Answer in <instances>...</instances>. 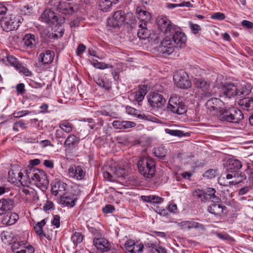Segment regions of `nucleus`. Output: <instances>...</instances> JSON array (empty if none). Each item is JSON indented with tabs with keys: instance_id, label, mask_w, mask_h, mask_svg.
Instances as JSON below:
<instances>
[{
	"instance_id": "obj_1",
	"label": "nucleus",
	"mask_w": 253,
	"mask_h": 253,
	"mask_svg": "<svg viewBox=\"0 0 253 253\" xmlns=\"http://www.w3.org/2000/svg\"><path fill=\"white\" fill-rule=\"evenodd\" d=\"M158 25L162 31L171 38L173 42L177 48H182L185 45L187 39L185 34L177 31L173 25L166 18L159 20Z\"/></svg>"
},
{
	"instance_id": "obj_2",
	"label": "nucleus",
	"mask_w": 253,
	"mask_h": 253,
	"mask_svg": "<svg viewBox=\"0 0 253 253\" xmlns=\"http://www.w3.org/2000/svg\"><path fill=\"white\" fill-rule=\"evenodd\" d=\"M227 172L226 178L233 180L229 182L230 184L235 185L242 182L246 179V175L244 172L240 171L242 167L241 162L235 159H229L227 161Z\"/></svg>"
},
{
	"instance_id": "obj_3",
	"label": "nucleus",
	"mask_w": 253,
	"mask_h": 253,
	"mask_svg": "<svg viewBox=\"0 0 253 253\" xmlns=\"http://www.w3.org/2000/svg\"><path fill=\"white\" fill-rule=\"evenodd\" d=\"M27 177L29 182L31 178L32 182L42 191L47 189L49 181L47 175L43 171L39 169H34L27 173Z\"/></svg>"
},
{
	"instance_id": "obj_4",
	"label": "nucleus",
	"mask_w": 253,
	"mask_h": 253,
	"mask_svg": "<svg viewBox=\"0 0 253 253\" xmlns=\"http://www.w3.org/2000/svg\"><path fill=\"white\" fill-rule=\"evenodd\" d=\"M137 167L140 173L145 177L150 178L155 173V163L149 157L141 158L138 162Z\"/></svg>"
},
{
	"instance_id": "obj_5",
	"label": "nucleus",
	"mask_w": 253,
	"mask_h": 253,
	"mask_svg": "<svg viewBox=\"0 0 253 253\" xmlns=\"http://www.w3.org/2000/svg\"><path fill=\"white\" fill-rule=\"evenodd\" d=\"M215 190L212 188H208L205 190L195 189L193 192V196L195 199L201 202L211 201L212 202H218L220 199L215 195Z\"/></svg>"
},
{
	"instance_id": "obj_6",
	"label": "nucleus",
	"mask_w": 253,
	"mask_h": 253,
	"mask_svg": "<svg viewBox=\"0 0 253 253\" xmlns=\"http://www.w3.org/2000/svg\"><path fill=\"white\" fill-rule=\"evenodd\" d=\"M243 118L242 112L235 108L229 109L224 108L220 111L219 116L220 120L232 123H238Z\"/></svg>"
},
{
	"instance_id": "obj_7",
	"label": "nucleus",
	"mask_w": 253,
	"mask_h": 253,
	"mask_svg": "<svg viewBox=\"0 0 253 253\" xmlns=\"http://www.w3.org/2000/svg\"><path fill=\"white\" fill-rule=\"evenodd\" d=\"M168 111L178 115H182L186 112L187 108L181 99L176 96L170 98L167 106Z\"/></svg>"
},
{
	"instance_id": "obj_8",
	"label": "nucleus",
	"mask_w": 253,
	"mask_h": 253,
	"mask_svg": "<svg viewBox=\"0 0 253 253\" xmlns=\"http://www.w3.org/2000/svg\"><path fill=\"white\" fill-rule=\"evenodd\" d=\"M9 181L12 183L20 182L23 186H26L29 183L27 180V173L24 175L23 173L18 169H12L8 171Z\"/></svg>"
},
{
	"instance_id": "obj_9",
	"label": "nucleus",
	"mask_w": 253,
	"mask_h": 253,
	"mask_svg": "<svg viewBox=\"0 0 253 253\" xmlns=\"http://www.w3.org/2000/svg\"><path fill=\"white\" fill-rule=\"evenodd\" d=\"M0 24L3 30L8 32L17 29L19 26V22L14 15L10 14L3 17Z\"/></svg>"
},
{
	"instance_id": "obj_10",
	"label": "nucleus",
	"mask_w": 253,
	"mask_h": 253,
	"mask_svg": "<svg viewBox=\"0 0 253 253\" xmlns=\"http://www.w3.org/2000/svg\"><path fill=\"white\" fill-rule=\"evenodd\" d=\"M173 81L177 87L183 89L189 87L191 84L188 74L183 71L174 75Z\"/></svg>"
},
{
	"instance_id": "obj_11",
	"label": "nucleus",
	"mask_w": 253,
	"mask_h": 253,
	"mask_svg": "<svg viewBox=\"0 0 253 253\" xmlns=\"http://www.w3.org/2000/svg\"><path fill=\"white\" fill-rule=\"evenodd\" d=\"M193 83L204 97L208 98L212 95V92L210 90V84L204 79L195 78L193 80Z\"/></svg>"
},
{
	"instance_id": "obj_12",
	"label": "nucleus",
	"mask_w": 253,
	"mask_h": 253,
	"mask_svg": "<svg viewBox=\"0 0 253 253\" xmlns=\"http://www.w3.org/2000/svg\"><path fill=\"white\" fill-rule=\"evenodd\" d=\"M239 86L238 82L226 83L222 85L221 91L226 97L231 98L238 96Z\"/></svg>"
},
{
	"instance_id": "obj_13",
	"label": "nucleus",
	"mask_w": 253,
	"mask_h": 253,
	"mask_svg": "<svg viewBox=\"0 0 253 253\" xmlns=\"http://www.w3.org/2000/svg\"><path fill=\"white\" fill-rule=\"evenodd\" d=\"M161 42L159 50L163 54H170L172 53L174 50V48L176 47L173 42L171 38L168 34Z\"/></svg>"
},
{
	"instance_id": "obj_14",
	"label": "nucleus",
	"mask_w": 253,
	"mask_h": 253,
	"mask_svg": "<svg viewBox=\"0 0 253 253\" xmlns=\"http://www.w3.org/2000/svg\"><path fill=\"white\" fill-rule=\"evenodd\" d=\"M147 97L149 104L153 108H161L166 103L163 96L157 92L150 93Z\"/></svg>"
},
{
	"instance_id": "obj_15",
	"label": "nucleus",
	"mask_w": 253,
	"mask_h": 253,
	"mask_svg": "<svg viewBox=\"0 0 253 253\" xmlns=\"http://www.w3.org/2000/svg\"><path fill=\"white\" fill-rule=\"evenodd\" d=\"M126 19L125 13L122 10L116 11L113 17L108 20V24L113 28H117L123 24Z\"/></svg>"
},
{
	"instance_id": "obj_16",
	"label": "nucleus",
	"mask_w": 253,
	"mask_h": 253,
	"mask_svg": "<svg viewBox=\"0 0 253 253\" xmlns=\"http://www.w3.org/2000/svg\"><path fill=\"white\" fill-rule=\"evenodd\" d=\"M68 173L70 177L77 180H82L85 176V171L81 166L72 165L68 169Z\"/></svg>"
},
{
	"instance_id": "obj_17",
	"label": "nucleus",
	"mask_w": 253,
	"mask_h": 253,
	"mask_svg": "<svg viewBox=\"0 0 253 253\" xmlns=\"http://www.w3.org/2000/svg\"><path fill=\"white\" fill-rule=\"evenodd\" d=\"M80 141V138L76 135L74 134L69 135L64 143L65 150L69 152L71 151L78 146Z\"/></svg>"
},
{
	"instance_id": "obj_18",
	"label": "nucleus",
	"mask_w": 253,
	"mask_h": 253,
	"mask_svg": "<svg viewBox=\"0 0 253 253\" xmlns=\"http://www.w3.org/2000/svg\"><path fill=\"white\" fill-rule=\"evenodd\" d=\"M206 105L207 109L211 111L215 110L220 113V111L224 109L223 107L224 106L223 102L217 98H212L209 99Z\"/></svg>"
},
{
	"instance_id": "obj_19",
	"label": "nucleus",
	"mask_w": 253,
	"mask_h": 253,
	"mask_svg": "<svg viewBox=\"0 0 253 253\" xmlns=\"http://www.w3.org/2000/svg\"><path fill=\"white\" fill-rule=\"evenodd\" d=\"M93 245L98 249L102 252H107L110 250V244L104 238L94 237L93 240Z\"/></svg>"
},
{
	"instance_id": "obj_20",
	"label": "nucleus",
	"mask_w": 253,
	"mask_h": 253,
	"mask_svg": "<svg viewBox=\"0 0 253 253\" xmlns=\"http://www.w3.org/2000/svg\"><path fill=\"white\" fill-rule=\"evenodd\" d=\"M67 185L60 181H56L51 184V193L53 195L56 196L59 195L60 197L64 195Z\"/></svg>"
},
{
	"instance_id": "obj_21",
	"label": "nucleus",
	"mask_w": 253,
	"mask_h": 253,
	"mask_svg": "<svg viewBox=\"0 0 253 253\" xmlns=\"http://www.w3.org/2000/svg\"><path fill=\"white\" fill-rule=\"evenodd\" d=\"M14 202L10 199H1L0 200V215L6 214L12 210Z\"/></svg>"
},
{
	"instance_id": "obj_22",
	"label": "nucleus",
	"mask_w": 253,
	"mask_h": 253,
	"mask_svg": "<svg viewBox=\"0 0 253 253\" xmlns=\"http://www.w3.org/2000/svg\"><path fill=\"white\" fill-rule=\"evenodd\" d=\"M77 199V197L75 194H69L62 195L60 197V203L63 206H71L73 207L75 205V202Z\"/></svg>"
},
{
	"instance_id": "obj_23",
	"label": "nucleus",
	"mask_w": 253,
	"mask_h": 253,
	"mask_svg": "<svg viewBox=\"0 0 253 253\" xmlns=\"http://www.w3.org/2000/svg\"><path fill=\"white\" fill-rule=\"evenodd\" d=\"M225 206L221 204V200L218 202H212L208 208V211L214 215H221L223 211Z\"/></svg>"
},
{
	"instance_id": "obj_24",
	"label": "nucleus",
	"mask_w": 253,
	"mask_h": 253,
	"mask_svg": "<svg viewBox=\"0 0 253 253\" xmlns=\"http://www.w3.org/2000/svg\"><path fill=\"white\" fill-rule=\"evenodd\" d=\"M41 19L42 21L46 23L57 22V17L55 13L50 9H46L41 15Z\"/></svg>"
},
{
	"instance_id": "obj_25",
	"label": "nucleus",
	"mask_w": 253,
	"mask_h": 253,
	"mask_svg": "<svg viewBox=\"0 0 253 253\" xmlns=\"http://www.w3.org/2000/svg\"><path fill=\"white\" fill-rule=\"evenodd\" d=\"M178 225L182 229L184 230H189L192 228H199L201 230L204 229V226L203 224L193 221H183L179 223Z\"/></svg>"
},
{
	"instance_id": "obj_26",
	"label": "nucleus",
	"mask_w": 253,
	"mask_h": 253,
	"mask_svg": "<svg viewBox=\"0 0 253 253\" xmlns=\"http://www.w3.org/2000/svg\"><path fill=\"white\" fill-rule=\"evenodd\" d=\"M136 12L138 15V18L140 19V23L145 22L147 23L150 21L151 19V15L150 13L145 10L141 7H137L136 9Z\"/></svg>"
},
{
	"instance_id": "obj_27",
	"label": "nucleus",
	"mask_w": 253,
	"mask_h": 253,
	"mask_svg": "<svg viewBox=\"0 0 253 253\" xmlns=\"http://www.w3.org/2000/svg\"><path fill=\"white\" fill-rule=\"evenodd\" d=\"M151 35L150 31L147 28V23L142 22L139 24V29L137 32L138 37L141 39H146Z\"/></svg>"
},
{
	"instance_id": "obj_28",
	"label": "nucleus",
	"mask_w": 253,
	"mask_h": 253,
	"mask_svg": "<svg viewBox=\"0 0 253 253\" xmlns=\"http://www.w3.org/2000/svg\"><path fill=\"white\" fill-rule=\"evenodd\" d=\"M54 53L51 50H47L41 53L39 56V60L44 64L50 63L53 60Z\"/></svg>"
},
{
	"instance_id": "obj_29",
	"label": "nucleus",
	"mask_w": 253,
	"mask_h": 253,
	"mask_svg": "<svg viewBox=\"0 0 253 253\" xmlns=\"http://www.w3.org/2000/svg\"><path fill=\"white\" fill-rule=\"evenodd\" d=\"M239 87L238 96L241 97L242 95H247L251 91L252 87L249 84L245 82H238Z\"/></svg>"
},
{
	"instance_id": "obj_30",
	"label": "nucleus",
	"mask_w": 253,
	"mask_h": 253,
	"mask_svg": "<svg viewBox=\"0 0 253 253\" xmlns=\"http://www.w3.org/2000/svg\"><path fill=\"white\" fill-rule=\"evenodd\" d=\"M18 218L19 216L16 213L7 212L2 219V222L3 224L11 225L14 224Z\"/></svg>"
},
{
	"instance_id": "obj_31",
	"label": "nucleus",
	"mask_w": 253,
	"mask_h": 253,
	"mask_svg": "<svg viewBox=\"0 0 253 253\" xmlns=\"http://www.w3.org/2000/svg\"><path fill=\"white\" fill-rule=\"evenodd\" d=\"M23 41L25 46L28 48H32L36 44L37 41L35 39V36L33 34H27L23 39Z\"/></svg>"
},
{
	"instance_id": "obj_32",
	"label": "nucleus",
	"mask_w": 253,
	"mask_h": 253,
	"mask_svg": "<svg viewBox=\"0 0 253 253\" xmlns=\"http://www.w3.org/2000/svg\"><path fill=\"white\" fill-rule=\"evenodd\" d=\"M239 104L245 110L253 109V97H247L241 99Z\"/></svg>"
},
{
	"instance_id": "obj_33",
	"label": "nucleus",
	"mask_w": 253,
	"mask_h": 253,
	"mask_svg": "<svg viewBox=\"0 0 253 253\" xmlns=\"http://www.w3.org/2000/svg\"><path fill=\"white\" fill-rule=\"evenodd\" d=\"M45 223L46 221H45V219H43L40 222H38L34 226V229L36 234L41 238L43 236L46 237L45 234L43 233L42 230V227L45 225Z\"/></svg>"
},
{
	"instance_id": "obj_34",
	"label": "nucleus",
	"mask_w": 253,
	"mask_h": 253,
	"mask_svg": "<svg viewBox=\"0 0 253 253\" xmlns=\"http://www.w3.org/2000/svg\"><path fill=\"white\" fill-rule=\"evenodd\" d=\"M112 2V0L100 1L99 2V9L103 12L109 11L112 5L114 4V3Z\"/></svg>"
},
{
	"instance_id": "obj_35",
	"label": "nucleus",
	"mask_w": 253,
	"mask_h": 253,
	"mask_svg": "<svg viewBox=\"0 0 253 253\" xmlns=\"http://www.w3.org/2000/svg\"><path fill=\"white\" fill-rule=\"evenodd\" d=\"M95 82L98 85L104 88L105 90H109L111 88L112 82L109 80L97 78L95 80Z\"/></svg>"
},
{
	"instance_id": "obj_36",
	"label": "nucleus",
	"mask_w": 253,
	"mask_h": 253,
	"mask_svg": "<svg viewBox=\"0 0 253 253\" xmlns=\"http://www.w3.org/2000/svg\"><path fill=\"white\" fill-rule=\"evenodd\" d=\"M26 243V241H15L11 246L13 252L16 253V252H19L20 250L24 248Z\"/></svg>"
},
{
	"instance_id": "obj_37",
	"label": "nucleus",
	"mask_w": 253,
	"mask_h": 253,
	"mask_svg": "<svg viewBox=\"0 0 253 253\" xmlns=\"http://www.w3.org/2000/svg\"><path fill=\"white\" fill-rule=\"evenodd\" d=\"M79 9V8L77 5H74L70 3L69 6L67 7L66 10H65L62 13L64 14L72 15L78 12Z\"/></svg>"
},
{
	"instance_id": "obj_38",
	"label": "nucleus",
	"mask_w": 253,
	"mask_h": 253,
	"mask_svg": "<svg viewBox=\"0 0 253 253\" xmlns=\"http://www.w3.org/2000/svg\"><path fill=\"white\" fill-rule=\"evenodd\" d=\"M111 170L113 171L116 179L123 177L126 172V169L121 167H117L114 169L111 168Z\"/></svg>"
},
{
	"instance_id": "obj_39",
	"label": "nucleus",
	"mask_w": 253,
	"mask_h": 253,
	"mask_svg": "<svg viewBox=\"0 0 253 253\" xmlns=\"http://www.w3.org/2000/svg\"><path fill=\"white\" fill-rule=\"evenodd\" d=\"M147 93L146 89L144 87L141 88L138 91L135 93V99L137 102H141L144 99L145 95Z\"/></svg>"
},
{
	"instance_id": "obj_40",
	"label": "nucleus",
	"mask_w": 253,
	"mask_h": 253,
	"mask_svg": "<svg viewBox=\"0 0 253 253\" xmlns=\"http://www.w3.org/2000/svg\"><path fill=\"white\" fill-rule=\"evenodd\" d=\"M56 2L54 3L53 4L55 6H56L58 10V11L61 12L63 13V12L66 10V8H67V7L69 6V4L70 3H67L64 1H61L60 0H56Z\"/></svg>"
},
{
	"instance_id": "obj_41",
	"label": "nucleus",
	"mask_w": 253,
	"mask_h": 253,
	"mask_svg": "<svg viewBox=\"0 0 253 253\" xmlns=\"http://www.w3.org/2000/svg\"><path fill=\"white\" fill-rule=\"evenodd\" d=\"M90 62L91 65H92L95 68L100 69L113 67L112 65H109L103 62H98L97 60H95L94 59L90 60Z\"/></svg>"
},
{
	"instance_id": "obj_42",
	"label": "nucleus",
	"mask_w": 253,
	"mask_h": 253,
	"mask_svg": "<svg viewBox=\"0 0 253 253\" xmlns=\"http://www.w3.org/2000/svg\"><path fill=\"white\" fill-rule=\"evenodd\" d=\"M83 235L80 232H76L71 237V240L75 245L81 243L83 240Z\"/></svg>"
},
{
	"instance_id": "obj_43",
	"label": "nucleus",
	"mask_w": 253,
	"mask_h": 253,
	"mask_svg": "<svg viewBox=\"0 0 253 253\" xmlns=\"http://www.w3.org/2000/svg\"><path fill=\"white\" fill-rule=\"evenodd\" d=\"M59 127L61 130L68 133L72 131L73 125L68 122H64L59 125Z\"/></svg>"
},
{
	"instance_id": "obj_44",
	"label": "nucleus",
	"mask_w": 253,
	"mask_h": 253,
	"mask_svg": "<svg viewBox=\"0 0 253 253\" xmlns=\"http://www.w3.org/2000/svg\"><path fill=\"white\" fill-rule=\"evenodd\" d=\"M154 153L155 155L160 158H163L166 155V150L163 147H159L154 149Z\"/></svg>"
},
{
	"instance_id": "obj_45",
	"label": "nucleus",
	"mask_w": 253,
	"mask_h": 253,
	"mask_svg": "<svg viewBox=\"0 0 253 253\" xmlns=\"http://www.w3.org/2000/svg\"><path fill=\"white\" fill-rule=\"evenodd\" d=\"M103 177L106 180L110 181H113L116 180L113 171L111 170V168L109 169V170L103 172Z\"/></svg>"
},
{
	"instance_id": "obj_46",
	"label": "nucleus",
	"mask_w": 253,
	"mask_h": 253,
	"mask_svg": "<svg viewBox=\"0 0 253 253\" xmlns=\"http://www.w3.org/2000/svg\"><path fill=\"white\" fill-rule=\"evenodd\" d=\"M165 131L167 133L173 136L181 137L185 135L183 132L179 130H173L167 128L165 129Z\"/></svg>"
},
{
	"instance_id": "obj_47",
	"label": "nucleus",
	"mask_w": 253,
	"mask_h": 253,
	"mask_svg": "<svg viewBox=\"0 0 253 253\" xmlns=\"http://www.w3.org/2000/svg\"><path fill=\"white\" fill-rule=\"evenodd\" d=\"M143 248L144 246L141 244H135L131 248L129 252L130 253H142Z\"/></svg>"
},
{
	"instance_id": "obj_48",
	"label": "nucleus",
	"mask_w": 253,
	"mask_h": 253,
	"mask_svg": "<svg viewBox=\"0 0 253 253\" xmlns=\"http://www.w3.org/2000/svg\"><path fill=\"white\" fill-rule=\"evenodd\" d=\"M7 61L10 65L16 68H17L20 64L17 59L13 56L8 55L7 56Z\"/></svg>"
},
{
	"instance_id": "obj_49",
	"label": "nucleus",
	"mask_w": 253,
	"mask_h": 253,
	"mask_svg": "<svg viewBox=\"0 0 253 253\" xmlns=\"http://www.w3.org/2000/svg\"><path fill=\"white\" fill-rule=\"evenodd\" d=\"M16 69L19 70V72L23 74L25 76H30L32 74L31 71L24 66H22L21 64H19Z\"/></svg>"
},
{
	"instance_id": "obj_50",
	"label": "nucleus",
	"mask_w": 253,
	"mask_h": 253,
	"mask_svg": "<svg viewBox=\"0 0 253 253\" xmlns=\"http://www.w3.org/2000/svg\"><path fill=\"white\" fill-rule=\"evenodd\" d=\"M19 127L23 129H25L27 128L26 124L23 122V121H20L15 123L14 124L13 129L15 131H18L19 130Z\"/></svg>"
},
{
	"instance_id": "obj_51",
	"label": "nucleus",
	"mask_w": 253,
	"mask_h": 253,
	"mask_svg": "<svg viewBox=\"0 0 253 253\" xmlns=\"http://www.w3.org/2000/svg\"><path fill=\"white\" fill-rule=\"evenodd\" d=\"M30 114L28 110H23L21 111L14 112L13 113V116L15 118H19Z\"/></svg>"
},
{
	"instance_id": "obj_52",
	"label": "nucleus",
	"mask_w": 253,
	"mask_h": 253,
	"mask_svg": "<svg viewBox=\"0 0 253 253\" xmlns=\"http://www.w3.org/2000/svg\"><path fill=\"white\" fill-rule=\"evenodd\" d=\"M16 89L18 94H23L26 91L25 89V85L23 83L17 84Z\"/></svg>"
},
{
	"instance_id": "obj_53",
	"label": "nucleus",
	"mask_w": 253,
	"mask_h": 253,
	"mask_svg": "<svg viewBox=\"0 0 253 253\" xmlns=\"http://www.w3.org/2000/svg\"><path fill=\"white\" fill-rule=\"evenodd\" d=\"M115 211L114 207L112 205H107L102 209V211L105 213H112Z\"/></svg>"
},
{
	"instance_id": "obj_54",
	"label": "nucleus",
	"mask_w": 253,
	"mask_h": 253,
	"mask_svg": "<svg viewBox=\"0 0 253 253\" xmlns=\"http://www.w3.org/2000/svg\"><path fill=\"white\" fill-rule=\"evenodd\" d=\"M40 33L43 38H49L51 36V34L48 30L45 28H41L40 30Z\"/></svg>"
},
{
	"instance_id": "obj_55",
	"label": "nucleus",
	"mask_w": 253,
	"mask_h": 253,
	"mask_svg": "<svg viewBox=\"0 0 253 253\" xmlns=\"http://www.w3.org/2000/svg\"><path fill=\"white\" fill-rule=\"evenodd\" d=\"M204 175L205 176L208 177L210 178H211L214 177L216 175V171L214 169H210L207 171H206Z\"/></svg>"
},
{
	"instance_id": "obj_56",
	"label": "nucleus",
	"mask_w": 253,
	"mask_h": 253,
	"mask_svg": "<svg viewBox=\"0 0 253 253\" xmlns=\"http://www.w3.org/2000/svg\"><path fill=\"white\" fill-rule=\"evenodd\" d=\"M135 125L136 124L134 122L131 121H124L123 129L132 128L134 127Z\"/></svg>"
},
{
	"instance_id": "obj_57",
	"label": "nucleus",
	"mask_w": 253,
	"mask_h": 253,
	"mask_svg": "<svg viewBox=\"0 0 253 253\" xmlns=\"http://www.w3.org/2000/svg\"><path fill=\"white\" fill-rule=\"evenodd\" d=\"M211 18L213 19L223 20L225 18V15L221 12L214 13L211 16Z\"/></svg>"
},
{
	"instance_id": "obj_58",
	"label": "nucleus",
	"mask_w": 253,
	"mask_h": 253,
	"mask_svg": "<svg viewBox=\"0 0 253 253\" xmlns=\"http://www.w3.org/2000/svg\"><path fill=\"white\" fill-rule=\"evenodd\" d=\"M60 217L59 215H55L54 216L53 219L52 220L51 223L56 228H59L60 225Z\"/></svg>"
},
{
	"instance_id": "obj_59",
	"label": "nucleus",
	"mask_w": 253,
	"mask_h": 253,
	"mask_svg": "<svg viewBox=\"0 0 253 253\" xmlns=\"http://www.w3.org/2000/svg\"><path fill=\"white\" fill-rule=\"evenodd\" d=\"M88 230L93 234L95 235V237H99L101 236V233L99 230H98L93 227H89Z\"/></svg>"
},
{
	"instance_id": "obj_60",
	"label": "nucleus",
	"mask_w": 253,
	"mask_h": 253,
	"mask_svg": "<svg viewBox=\"0 0 253 253\" xmlns=\"http://www.w3.org/2000/svg\"><path fill=\"white\" fill-rule=\"evenodd\" d=\"M190 28H191L192 32L194 34H196L198 33L199 31L200 30H201V28H200V26L198 24H194L193 23H190Z\"/></svg>"
},
{
	"instance_id": "obj_61",
	"label": "nucleus",
	"mask_w": 253,
	"mask_h": 253,
	"mask_svg": "<svg viewBox=\"0 0 253 253\" xmlns=\"http://www.w3.org/2000/svg\"><path fill=\"white\" fill-rule=\"evenodd\" d=\"M124 123V121H121L119 120L114 121L112 125L116 129H123V124Z\"/></svg>"
},
{
	"instance_id": "obj_62",
	"label": "nucleus",
	"mask_w": 253,
	"mask_h": 253,
	"mask_svg": "<svg viewBox=\"0 0 253 253\" xmlns=\"http://www.w3.org/2000/svg\"><path fill=\"white\" fill-rule=\"evenodd\" d=\"M151 203L155 204H159L163 201V199L162 198L155 195H151Z\"/></svg>"
},
{
	"instance_id": "obj_63",
	"label": "nucleus",
	"mask_w": 253,
	"mask_h": 253,
	"mask_svg": "<svg viewBox=\"0 0 253 253\" xmlns=\"http://www.w3.org/2000/svg\"><path fill=\"white\" fill-rule=\"evenodd\" d=\"M136 244L134 241L133 240H129L126 241L125 244V248L126 250L129 252L131 248Z\"/></svg>"
},
{
	"instance_id": "obj_64",
	"label": "nucleus",
	"mask_w": 253,
	"mask_h": 253,
	"mask_svg": "<svg viewBox=\"0 0 253 253\" xmlns=\"http://www.w3.org/2000/svg\"><path fill=\"white\" fill-rule=\"evenodd\" d=\"M157 245L154 244L151 242H148L145 244V247L148 249L149 251L151 252H154Z\"/></svg>"
}]
</instances>
